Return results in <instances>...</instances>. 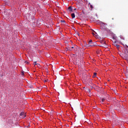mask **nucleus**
<instances>
[{
	"mask_svg": "<svg viewBox=\"0 0 128 128\" xmlns=\"http://www.w3.org/2000/svg\"><path fill=\"white\" fill-rule=\"evenodd\" d=\"M20 118H26V113L24 112H22L20 114Z\"/></svg>",
	"mask_w": 128,
	"mask_h": 128,
	"instance_id": "1",
	"label": "nucleus"
},
{
	"mask_svg": "<svg viewBox=\"0 0 128 128\" xmlns=\"http://www.w3.org/2000/svg\"><path fill=\"white\" fill-rule=\"evenodd\" d=\"M26 62V64H28V62Z\"/></svg>",
	"mask_w": 128,
	"mask_h": 128,
	"instance_id": "22",
	"label": "nucleus"
},
{
	"mask_svg": "<svg viewBox=\"0 0 128 128\" xmlns=\"http://www.w3.org/2000/svg\"><path fill=\"white\" fill-rule=\"evenodd\" d=\"M101 100H102V102H104V100H106V98H101Z\"/></svg>",
	"mask_w": 128,
	"mask_h": 128,
	"instance_id": "11",
	"label": "nucleus"
},
{
	"mask_svg": "<svg viewBox=\"0 0 128 128\" xmlns=\"http://www.w3.org/2000/svg\"><path fill=\"white\" fill-rule=\"evenodd\" d=\"M36 66H38V68H40V64H34V66H36Z\"/></svg>",
	"mask_w": 128,
	"mask_h": 128,
	"instance_id": "10",
	"label": "nucleus"
},
{
	"mask_svg": "<svg viewBox=\"0 0 128 128\" xmlns=\"http://www.w3.org/2000/svg\"><path fill=\"white\" fill-rule=\"evenodd\" d=\"M34 62L35 64H36V62Z\"/></svg>",
	"mask_w": 128,
	"mask_h": 128,
	"instance_id": "23",
	"label": "nucleus"
},
{
	"mask_svg": "<svg viewBox=\"0 0 128 128\" xmlns=\"http://www.w3.org/2000/svg\"><path fill=\"white\" fill-rule=\"evenodd\" d=\"M71 16H72V18H76V15L74 14V13L72 14Z\"/></svg>",
	"mask_w": 128,
	"mask_h": 128,
	"instance_id": "7",
	"label": "nucleus"
},
{
	"mask_svg": "<svg viewBox=\"0 0 128 128\" xmlns=\"http://www.w3.org/2000/svg\"><path fill=\"white\" fill-rule=\"evenodd\" d=\"M45 82H47V80H45Z\"/></svg>",
	"mask_w": 128,
	"mask_h": 128,
	"instance_id": "25",
	"label": "nucleus"
},
{
	"mask_svg": "<svg viewBox=\"0 0 128 128\" xmlns=\"http://www.w3.org/2000/svg\"><path fill=\"white\" fill-rule=\"evenodd\" d=\"M123 58H124V60H128V54H124V55Z\"/></svg>",
	"mask_w": 128,
	"mask_h": 128,
	"instance_id": "4",
	"label": "nucleus"
},
{
	"mask_svg": "<svg viewBox=\"0 0 128 128\" xmlns=\"http://www.w3.org/2000/svg\"><path fill=\"white\" fill-rule=\"evenodd\" d=\"M67 11L68 12H72V6H70L68 8Z\"/></svg>",
	"mask_w": 128,
	"mask_h": 128,
	"instance_id": "2",
	"label": "nucleus"
},
{
	"mask_svg": "<svg viewBox=\"0 0 128 128\" xmlns=\"http://www.w3.org/2000/svg\"><path fill=\"white\" fill-rule=\"evenodd\" d=\"M103 42V44H106V42Z\"/></svg>",
	"mask_w": 128,
	"mask_h": 128,
	"instance_id": "17",
	"label": "nucleus"
},
{
	"mask_svg": "<svg viewBox=\"0 0 128 128\" xmlns=\"http://www.w3.org/2000/svg\"><path fill=\"white\" fill-rule=\"evenodd\" d=\"M66 50H69L70 52L72 50V49L70 48V47H68V48H66Z\"/></svg>",
	"mask_w": 128,
	"mask_h": 128,
	"instance_id": "8",
	"label": "nucleus"
},
{
	"mask_svg": "<svg viewBox=\"0 0 128 128\" xmlns=\"http://www.w3.org/2000/svg\"><path fill=\"white\" fill-rule=\"evenodd\" d=\"M114 46H116V48H120V46L118 44H116V42H115L114 43Z\"/></svg>",
	"mask_w": 128,
	"mask_h": 128,
	"instance_id": "5",
	"label": "nucleus"
},
{
	"mask_svg": "<svg viewBox=\"0 0 128 128\" xmlns=\"http://www.w3.org/2000/svg\"><path fill=\"white\" fill-rule=\"evenodd\" d=\"M102 26H104V28H106V26H108V24L106 23H102Z\"/></svg>",
	"mask_w": 128,
	"mask_h": 128,
	"instance_id": "6",
	"label": "nucleus"
},
{
	"mask_svg": "<svg viewBox=\"0 0 128 128\" xmlns=\"http://www.w3.org/2000/svg\"><path fill=\"white\" fill-rule=\"evenodd\" d=\"M87 46H94V45L90 44L88 43V44L87 45Z\"/></svg>",
	"mask_w": 128,
	"mask_h": 128,
	"instance_id": "9",
	"label": "nucleus"
},
{
	"mask_svg": "<svg viewBox=\"0 0 128 128\" xmlns=\"http://www.w3.org/2000/svg\"><path fill=\"white\" fill-rule=\"evenodd\" d=\"M112 20H114V18H112Z\"/></svg>",
	"mask_w": 128,
	"mask_h": 128,
	"instance_id": "26",
	"label": "nucleus"
},
{
	"mask_svg": "<svg viewBox=\"0 0 128 128\" xmlns=\"http://www.w3.org/2000/svg\"><path fill=\"white\" fill-rule=\"evenodd\" d=\"M94 78V76H96V73L94 72L93 76Z\"/></svg>",
	"mask_w": 128,
	"mask_h": 128,
	"instance_id": "12",
	"label": "nucleus"
},
{
	"mask_svg": "<svg viewBox=\"0 0 128 128\" xmlns=\"http://www.w3.org/2000/svg\"><path fill=\"white\" fill-rule=\"evenodd\" d=\"M61 22H64V24H66V21L62 20Z\"/></svg>",
	"mask_w": 128,
	"mask_h": 128,
	"instance_id": "14",
	"label": "nucleus"
},
{
	"mask_svg": "<svg viewBox=\"0 0 128 128\" xmlns=\"http://www.w3.org/2000/svg\"><path fill=\"white\" fill-rule=\"evenodd\" d=\"M95 86H96L95 84H92V85H90V88L92 90H96Z\"/></svg>",
	"mask_w": 128,
	"mask_h": 128,
	"instance_id": "3",
	"label": "nucleus"
},
{
	"mask_svg": "<svg viewBox=\"0 0 128 128\" xmlns=\"http://www.w3.org/2000/svg\"><path fill=\"white\" fill-rule=\"evenodd\" d=\"M74 10H76V8H75L74 9Z\"/></svg>",
	"mask_w": 128,
	"mask_h": 128,
	"instance_id": "21",
	"label": "nucleus"
},
{
	"mask_svg": "<svg viewBox=\"0 0 128 128\" xmlns=\"http://www.w3.org/2000/svg\"><path fill=\"white\" fill-rule=\"evenodd\" d=\"M125 46H126V48H128V46L127 45H125Z\"/></svg>",
	"mask_w": 128,
	"mask_h": 128,
	"instance_id": "18",
	"label": "nucleus"
},
{
	"mask_svg": "<svg viewBox=\"0 0 128 128\" xmlns=\"http://www.w3.org/2000/svg\"><path fill=\"white\" fill-rule=\"evenodd\" d=\"M90 84L91 86H92V81L90 82Z\"/></svg>",
	"mask_w": 128,
	"mask_h": 128,
	"instance_id": "15",
	"label": "nucleus"
},
{
	"mask_svg": "<svg viewBox=\"0 0 128 128\" xmlns=\"http://www.w3.org/2000/svg\"><path fill=\"white\" fill-rule=\"evenodd\" d=\"M92 34L93 36H94V32H92Z\"/></svg>",
	"mask_w": 128,
	"mask_h": 128,
	"instance_id": "20",
	"label": "nucleus"
},
{
	"mask_svg": "<svg viewBox=\"0 0 128 128\" xmlns=\"http://www.w3.org/2000/svg\"><path fill=\"white\" fill-rule=\"evenodd\" d=\"M74 48V46H72V48Z\"/></svg>",
	"mask_w": 128,
	"mask_h": 128,
	"instance_id": "24",
	"label": "nucleus"
},
{
	"mask_svg": "<svg viewBox=\"0 0 128 128\" xmlns=\"http://www.w3.org/2000/svg\"><path fill=\"white\" fill-rule=\"evenodd\" d=\"M88 90L89 92H90V90L88 89Z\"/></svg>",
	"mask_w": 128,
	"mask_h": 128,
	"instance_id": "19",
	"label": "nucleus"
},
{
	"mask_svg": "<svg viewBox=\"0 0 128 128\" xmlns=\"http://www.w3.org/2000/svg\"><path fill=\"white\" fill-rule=\"evenodd\" d=\"M24 72H22V76H24Z\"/></svg>",
	"mask_w": 128,
	"mask_h": 128,
	"instance_id": "16",
	"label": "nucleus"
},
{
	"mask_svg": "<svg viewBox=\"0 0 128 128\" xmlns=\"http://www.w3.org/2000/svg\"><path fill=\"white\" fill-rule=\"evenodd\" d=\"M92 40H90L89 41V44H92Z\"/></svg>",
	"mask_w": 128,
	"mask_h": 128,
	"instance_id": "13",
	"label": "nucleus"
}]
</instances>
